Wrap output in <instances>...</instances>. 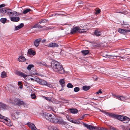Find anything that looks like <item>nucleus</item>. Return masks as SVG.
Masks as SVG:
<instances>
[{
  "instance_id": "obj_33",
  "label": "nucleus",
  "mask_w": 130,
  "mask_h": 130,
  "mask_svg": "<svg viewBox=\"0 0 130 130\" xmlns=\"http://www.w3.org/2000/svg\"><path fill=\"white\" fill-rule=\"evenodd\" d=\"M38 78L37 77H36L35 76V77H34V78H29V79H29V80L30 79H31L32 81H36L37 82V79H38Z\"/></svg>"
},
{
  "instance_id": "obj_15",
  "label": "nucleus",
  "mask_w": 130,
  "mask_h": 130,
  "mask_svg": "<svg viewBox=\"0 0 130 130\" xmlns=\"http://www.w3.org/2000/svg\"><path fill=\"white\" fill-rule=\"evenodd\" d=\"M13 22H17L19 21L20 18L18 17H11L10 19Z\"/></svg>"
},
{
  "instance_id": "obj_44",
  "label": "nucleus",
  "mask_w": 130,
  "mask_h": 130,
  "mask_svg": "<svg viewBox=\"0 0 130 130\" xmlns=\"http://www.w3.org/2000/svg\"><path fill=\"white\" fill-rule=\"evenodd\" d=\"M44 98L46 100H48L49 101H51V99L49 97H47L45 96H44Z\"/></svg>"
},
{
  "instance_id": "obj_25",
  "label": "nucleus",
  "mask_w": 130,
  "mask_h": 130,
  "mask_svg": "<svg viewBox=\"0 0 130 130\" xmlns=\"http://www.w3.org/2000/svg\"><path fill=\"white\" fill-rule=\"evenodd\" d=\"M90 87L89 86H83V90L84 91H86L90 89Z\"/></svg>"
},
{
  "instance_id": "obj_7",
  "label": "nucleus",
  "mask_w": 130,
  "mask_h": 130,
  "mask_svg": "<svg viewBox=\"0 0 130 130\" xmlns=\"http://www.w3.org/2000/svg\"><path fill=\"white\" fill-rule=\"evenodd\" d=\"M43 115L44 117H45L47 120L50 121L51 120V118H52V115L47 113L46 112H44L43 113Z\"/></svg>"
},
{
  "instance_id": "obj_4",
  "label": "nucleus",
  "mask_w": 130,
  "mask_h": 130,
  "mask_svg": "<svg viewBox=\"0 0 130 130\" xmlns=\"http://www.w3.org/2000/svg\"><path fill=\"white\" fill-rule=\"evenodd\" d=\"M50 121L51 122L62 124L64 123L63 120L61 119H58L56 118H51Z\"/></svg>"
},
{
  "instance_id": "obj_42",
  "label": "nucleus",
  "mask_w": 130,
  "mask_h": 130,
  "mask_svg": "<svg viewBox=\"0 0 130 130\" xmlns=\"http://www.w3.org/2000/svg\"><path fill=\"white\" fill-rule=\"evenodd\" d=\"M43 27L41 26L40 25H38V24H37V25H35L34 26L33 28H36V27H38V28H42Z\"/></svg>"
},
{
  "instance_id": "obj_55",
  "label": "nucleus",
  "mask_w": 130,
  "mask_h": 130,
  "mask_svg": "<svg viewBox=\"0 0 130 130\" xmlns=\"http://www.w3.org/2000/svg\"><path fill=\"white\" fill-rule=\"evenodd\" d=\"M46 41V40L45 39H43L42 41V42H45Z\"/></svg>"
},
{
  "instance_id": "obj_32",
  "label": "nucleus",
  "mask_w": 130,
  "mask_h": 130,
  "mask_svg": "<svg viewBox=\"0 0 130 130\" xmlns=\"http://www.w3.org/2000/svg\"><path fill=\"white\" fill-rule=\"evenodd\" d=\"M31 10L30 9H26L23 12V13L24 14H25L27 13L28 12L30 11Z\"/></svg>"
},
{
  "instance_id": "obj_35",
  "label": "nucleus",
  "mask_w": 130,
  "mask_h": 130,
  "mask_svg": "<svg viewBox=\"0 0 130 130\" xmlns=\"http://www.w3.org/2000/svg\"><path fill=\"white\" fill-rule=\"evenodd\" d=\"M67 87L68 88H72L73 87V86L71 84L69 83L67 85Z\"/></svg>"
},
{
  "instance_id": "obj_6",
  "label": "nucleus",
  "mask_w": 130,
  "mask_h": 130,
  "mask_svg": "<svg viewBox=\"0 0 130 130\" xmlns=\"http://www.w3.org/2000/svg\"><path fill=\"white\" fill-rule=\"evenodd\" d=\"M85 30V29H81L79 28V27H76L73 28L71 30V33L72 34H73L77 31L79 32L83 33L86 32V31L84 30Z\"/></svg>"
},
{
  "instance_id": "obj_58",
  "label": "nucleus",
  "mask_w": 130,
  "mask_h": 130,
  "mask_svg": "<svg viewBox=\"0 0 130 130\" xmlns=\"http://www.w3.org/2000/svg\"><path fill=\"white\" fill-rule=\"evenodd\" d=\"M42 63L41 62H40L39 63V64H42Z\"/></svg>"
},
{
  "instance_id": "obj_64",
  "label": "nucleus",
  "mask_w": 130,
  "mask_h": 130,
  "mask_svg": "<svg viewBox=\"0 0 130 130\" xmlns=\"http://www.w3.org/2000/svg\"><path fill=\"white\" fill-rule=\"evenodd\" d=\"M128 130H130V128H129V129Z\"/></svg>"
},
{
  "instance_id": "obj_2",
  "label": "nucleus",
  "mask_w": 130,
  "mask_h": 130,
  "mask_svg": "<svg viewBox=\"0 0 130 130\" xmlns=\"http://www.w3.org/2000/svg\"><path fill=\"white\" fill-rule=\"evenodd\" d=\"M0 121L6 123L7 125L11 126V122L10 120L7 118L2 115L0 114Z\"/></svg>"
},
{
  "instance_id": "obj_38",
  "label": "nucleus",
  "mask_w": 130,
  "mask_h": 130,
  "mask_svg": "<svg viewBox=\"0 0 130 130\" xmlns=\"http://www.w3.org/2000/svg\"><path fill=\"white\" fill-rule=\"evenodd\" d=\"M34 67V66L32 64H30L27 67V69L28 70H30L31 69V68L32 67Z\"/></svg>"
},
{
  "instance_id": "obj_51",
  "label": "nucleus",
  "mask_w": 130,
  "mask_h": 130,
  "mask_svg": "<svg viewBox=\"0 0 130 130\" xmlns=\"http://www.w3.org/2000/svg\"><path fill=\"white\" fill-rule=\"evenodd\" d=\"M51 130H59V129L56 128H55L51 129Z\"/></svg>"
},
{
  "instance_id": "obj_22",
  "label": "nucleus",
  "mask_w": 130,
  "mask_h": 130,
  "mask_svg": "<svg viewBox=\"0 0 130 130\" xmlns=\"http://www.w3.org/2000/svg\"><path fill=\"white\" fill-rule=\"evenodd\" d=\"M94 35L97 36H100L101 34V32L100 31H98V30H96L94 32Z\"/></svg>"
},
{
  "instance_id": "obj_53",
  "label": "nucleus",
  "mask_w": 130,
  "mask_h": 130,
  "mask_svg": "<svg viewBox=\"0 0 130 130\" xmlns=\"http://www.w3.org/2000/svg\"><path fill=\"white\" fill-rule=\"evenodd\" d=\"M22 83L21 82H19L18 83V85H21L22 84Z\"/></svg>"
},
{
  "instance_id": "obj_1",
  "label": "nucleus",
  "mask_w": 130,
  "mask_h": 130,
  "mask_svg": "<svg viewBox=\"0 0 130 130\" xmlns=\"http://www.w3.org/2000/svg\"><path fill=\"white\" fill-rule=\"evenodd\" d=\"M51 67L53 70L59 74H63L64 73V70L60 62L54 61L51 63Z\"/></svg>"
},
{
  "instance_id": "obj_43",
  "label": "nucleus",
  "mask_w": 130,
  "mask_h": 130,
  "mask_svg": "<svg viewBox=\"0 0 130 130\" xmlns=\"http://www.w3.org/2000/svg\"><path fill=\"white\" fill-rule=\"evenodd\" d=\"M103 57H106L107 58H110L111 56L109 55H104L103 56Z\"/></svg>"
},
{
  "instance_id": "obj_28",
  "label": "nucleus",
  "mask_w": 130,
  "mask_h": 130,
  "mask_svg": "<svg viewBox=\"0 0 130 130\" xmlns=\"http://www.w3.org/2000/svg\"><path fill=\"white\" fill-rule=\"evenodd\" d=\"M69 120L71 122H72L75 124H79L80 123V122L79 121L77 120Z\"/></svg>"
},
{
  "instance_id": "obj_29",
  "label": "nucleus",
  "mask_w": 130,
  "mask_h": 130,
  "mask_svg": "<svg viewBox=\"0 0 130 130\" xmlns=\"http://www.w3.org/2000/svg\"><path fill=\"white\" fill-rule=\"evenodd\" d=\"M0 106L2 108L4 109H5L7 107V106L6 105L1 103H0Z\"/></svg>"
},
{
  "instance_id": "obj_17",
  "label": "nucleus",
  "mask_w": 130,
  "mask_h": 130,
  "mask_svg": "<svg viewBox=\"0 0 130 130\" xmlns=\"http://www.w3.org/2000/svg\"><path fill=\"white\" fill-rule=\"evenodd\" d=\"M24 24L23 23H21L20 25H19L18 26H15V30H19L21 28H22L24 26Z\"/></svg>"
},
{
  "instance_id": "obj_14",
  "label": "nucleus",
  "mask_w": 130,
  "mask_h": 130,
  "mask_svg": "<svg viewBox=\"0 0 130 130\" xmlns=\"http://www.w3.org/2000/svg\"><path fill=\"white\" fill-rule=\"evenodd\" d=\"M125 116H124L116 115L115 119L122 121Z\"/></svg>"
},
{
  "instance_id": "obj_50",
  "label": "nucleus",
  "mask_w": 130,
  "mask_h": 130,
  "mask_svg": "<svg viewBox=\"0 0 130 130\" xmlns=\"http://www.w3.org/2000/svg\"><path fill=\"white\" fill-rule=\"evenodd\" d=\"M101 130H107L106 128H104L103 127L101 128Z\"/></svg>"
},
{
  "instance_id": "obj_61",
  "label": "nucleus",
  "mask_w": 130,
  "mask_h": 130,
  "mask_svg": "<svg viewBox=\"0 0 130 130\" xmlns=\"http://www.w3.org/2000/svg\"><path fill=\"white\" fill-rule=\"evenodd\" d=\"M79 119V120H82V119Z\"/></svg>"
},
{
  "instance_id": "obj_47",
  "label": "nucleus",
  "mask_w": 130,
  "mask_h": 130,
  "mask_svg": "<svg viewBox=\"0 0 130 130\" xmlns=\"http://www.w3.org/2000/svg\"><path fill=\"white\" fill-rule=\"evenodd\" d=\"M102 93V92L101 91V90H99L98 92H96V93L97 94H99V93L101 94Z\"/></svg>"
},
{
  "instance_id": "obj_59",
  "label": "nucleus",
  "mask_w": 130,
  "mask_h": 130,
  "mask_svg": "<svg viewBox=\"0 0 130 130\" xmlns=\"http://www.w3.org/2000/svg\"><path fill=\"white\" fill-rule=\"evenodd\" d=\"M85 117V116L83 115L82 116V117L83 118L84 117Z\"/></svg>"
},
{
  "instance_id": "obj_23",
  "label": "nucleus",
  "mask_w": 130,
  "mask_h": 130,
  "mask_svg": "<svg viewBox=\"0 0 130 130\" xmlns=\"http://www.w3.org/2000/svg\"><path fill=\"white\" fill-rule=\"evenodd\" d=\"M26 60L25 57L23 56H20L18 59V61L20 62H22L25 61Z\"/></svg>"
},
{
  "instance_id": "obj_18",
  "label": "nucleus",
  "mask_w": 130,
  "mask_h": 130,
  "mask_svg": "<svg viewBox=\"0 0 130 130\" xmlns=\"http://www.w3.org/2000/svg\"><path fill=\"white\" fill-rule=\"evenodd\" d=\"M41 41L40 39H36L34 42V45L36 47H37L39 45L40 42Z\"/></svg>"
},
{
  "instance_id": "obj_16",
  "label": "nucleus",
  "mask_w": 130,
  "mask_h": 130,
  "mask_svg": "<svg viewBox=\"0 0 130 130\" xmlns=\"http://www.w3.org/2000/svg\"><path fill=\"white\" fill-rule=\"evenodd\" d=\"M48 47H58L59 46V45L56 43H50L48 45Z\"/></svg>"
},
{
  "instance_id": "obj_63",
  "label": "nucleus",
  "mask_w": 130,
  "mask_h": 130,
  "mask_svg": "<svg viewBox=\"0 0 130 130\" xmlns=\"http://www.w3.org/2000/svg\"><path fill=\"white\" fill-rule=\"evenodd\" d=\"M113 130H115V129H113Z\"/></svg>"
},
{
  "instance_id": "obj_34",
  "label": "nucleus",
  "mask_w": 130,
  "mask_h": 130,
  "mask_svg": "<svg viewBox=\"0 0 130 130\" xmlns=\"http://www.w3.org/2000/svg\"><path fill=\"white\" fill-rule=\"evenodd\" d=\"M7 20V19L5 18H2L0 20L3 23H4Z\"/></svg>"
},
{
  "instance_id": "obj_37",
  "label": "nucleus",
  "mask_w": 130,
  "mask_h": 130,
  "mask_svg": "<svg viewBox=\"0 0 130 130\" xmlns=\"http://www.w3.org/2000/svg\"><path fill=\"white\" fill-rule=\"evenodd\" d=\"M80 90L79 88L78 87H76L74 89V91L75 92H77L79 91Z\"/></svg>"
},
{
  "instance_id": "obj_10",
  "label": "nucleus",
  "mask_w": 130,
  "mask_h": 130,
  "mask_svg": "<svg viewBox=\"0 0 130 130\" xmlns=\"http://www.w3.org/2000/svg\"><path fill=\"white\" fill-rule=\"evenodd\" d=\"M112 95L114 96L115 98L119 100L122 101H124L125 100V98L124 97L119 96L118 95H116L114 94H112Z\"/></svg>"
},
{
  "instance_id": "obj_49",
  "label": "nucleus",
  "mask_w": 130,
  "mask_h": 130,
  "mask_svg": "<svg viewBox=\"0 0 130 130\" xmlns=\"http://www.w3.org/2000/svg\"><path fill=\"white\" fill-rule=\"evenodd\" d=\"M41 65L43 66H47V64L44 62L42 63Z\"/></svg>"
},
{
  "instance_id": "obj_24",
  "label": "nucleus",
  "mask_w": 130,
  "mask_h": 130,
  "mask_svg": "<svg viewBox=\"0 0 130 130\" xmlns=\"http://www.w3.org/2000/svg\"><path fill=\"white\" fill-rule=\"evenodd\" d=\"M95 12V14L96 15L99 14L101 12V9L98 8H96L94 10Z\"/></svg>"
},
{
  "instance_id": "obj_56",
  "label": "nucleus",
  "mask_w": 130,
  "mask_h": 130,
  "mask_svg": "<svg viewBox=\"0 0 130 130\" xmlns=\"http://www.w3.org/2000/svg\"><path fill=\"white\" fill-rule=\"evenodd\" d=\"M63 89H63V87H62V88L60 90H59V91H61L63 90Z\"/></svg>"
},
{
  "instance_id": "obj_52",
  "label": "nucleus",
  "mask_w": 130,
  "mask_h": 130,
  "mask_svg": "<svg viewBox=\"0 0 130 130\" xmlns=\"http://www.w3.org/2000/svg\"><path fill=\"white\" fill-rule=\"evenodd\" d=\"M12 119H13V120H14L15 118V117L14 116V115H12Z\"/></svg>"
},
{
  "instance_id": "obj_46",
  "label": "nucleus",
  "mask_w": 130,
  "mask_h": 130,
  "mask_svg": "<svg viewBox=\"0 0 130 130\" xmlns=\"http://www.w3.org/2000/svg\"><path fill=\"white\" fill-rule=\"evenodd\" d=\"M62 14H59L58 13H56L55 14H53V16H54L55 15H62Z\"/></svg>"
},
{
  "instance_id": "obj_40",
  "label": "nucleus",
  "mask_w": 130,
  "mask_h": 130,
  "mask_svg": "<svg viewBox=\"0 0 130 130\" xmlns=\"http://www.w3.org/2000/svg\"><path fill=\"white\" fill-rule=\"evenodd\" d=\"M123 26L124 28H128L129 27V25L128 24H123Z\"/></svg>"
},
{
  "instance_id": "obj_31",
  "label": "nucleus",
  "mask_w": 130,
  "mask_h": 130,
  "mask_svg": "<svg viewBox=\"0 0 130 130\" xmlns=\"http://www.w3.org/2000/svg\"><path fill=\"white\" fill-rule=\"evenodd\" d=\"M1 76L2 78L5 77L6 76V72H2Z\"/></svg>"
},
{
  "instance_id": "obj_21",
  "label": "nucleus",
  "mask_w": 130,
  "mask_h": 130,
  "mask_svg": "<svg viewBox=\"0 0 130 130\" xmlns=\"http://www.w3.org/2000/svg\"><path fill=\"white\" fill-rule=\"evenodd\" d=\"M70 112L72 113L75 114L77 113L78 110L74 108L70 109Z\"/></svg>"
},
{
  "instance_id": "obj_9",
  "label": "nucleus",
  "mask_w": 130,
  "mask_h": 130,
  "mask_svg": "<svg viewBox=\"0 0 130 130\" xmlns=\"http://www.w3.org/2000/svg\"><path fill=\"white\" fill-rule=\"evenodd\" d=\"M118 31L121 34H125L126 33L130 32V29H123L119 28Z\"/></svg>"
},
{
  "instance_id": "obj_26",
  "label": "nucleus",
  "mask_w": 130,
  "mask_h": 130,
  "mask_svg": "<svg viewBox=\"0 0 130 130\" xmlns=\"http://www.w3.org/2000/svg\"><path fill=\"white\" fill-rule=\"evenodd\" d=\"M64 79H61L59 81V82L61 85L62 87H64L65 86V82L64 81Z\"/></svg>"
},
{
  "instance_id": "obj_60",
  "label": "nucleus",
  "mask_w": 130,
  "mask_h": 130,
  "mask_svg": "<svg viewBox=\"0 0 130 130\" xmlns=\"http://www.w3.org/2000/svg\"><path fill=\"white\" fill-rule=\"evenodd\" d=\"M92 99L93 100H96V99H94L93 98V99Z\"/></svg>"
},
{
  "instance_id": "obj_45",
  "label": "nucleus",
  "mask_w": 130,
  "mask_h": 130,
  "mask_svg": "<svg viewBox=\"0 0 130 130\" xmlns=\"http://www.w3.org/2000/svg\"><path fill=\"white\" fill-rule=\"evenodd\" d=\"M45 86H47L51 88H52V85L51 84H48L47 83V84Z\"/></svg>"
},
{
  "instance_id": "obj_8",
  "label": "nucleus",
  "mask_w": 130,
  "mask_h": 130,
  "mask_svg": "<svg viewBox=\"0 0 130 130\" xmlns=\"http://www.w3.org/2000/svg\"><path fill=\"white\" fill-rule=\"evenodd\" d=\"M37 82L43 86H45L47 84V82L43 79H41L38 78L37 79Z\"/></svg>"
},
{
  "instance_id": "obj_54",
  "label": "nucleus",
  "mask_w": 130,
  "mask_h": 130,
  "mask_svg": "<svg viewBox=\"0 0 130 130\" xmlns=\"http://www.w3.org/2000/svg\"><path fill=\"white\" fill-rule=\"evenodd\" d=\"M23 87V85H21L19 87V88L20 89H22Z\"/></svg>"
},
{
  "instance_id": "obj_48",
  "label": "nucleus",
  "mask_w": 130,
  "mask_h": 130,
  "mask_svg": "<svg viewBox=\"0 0 130 130\" xmlns=\"http://www.w3.org/2000/svg\"><path fill=\"white\" fill-rule=\"evenodd\" d=\"M5 5L4 4H2L0 5V8H1L2 7H4Z\"/></svg>"
},
{
  "instance_id": "obj_13",
  "label": "nucleus",
  "mask_w": 130,
  "mask_h": 130,
  "mask_svg": "<svg viewBox=\"0 0 130 130\" xmlns=\"http://www.w3.org/2000/svg\"><path fill=\"white\" fill-rule=\"evenodd\" d=\"M27 124L31 129L32 130H38V129L34 124L29 122L27 123Z\"/></svg>"
},
{
  "instance_id": "obj_30",
  "label": "nucleus",
  "mask_w": 130,
  "mask_h": 130,
  "mask_svg": "<svg viewBox=\"0 0 130 130\" xmlns=\"http://www.w3.org/2000/svg\"><path fill=\"white\" fill-rule=\"evenodd\" d=\"M7 10H5L4 9L1 8L0 9V12L2 13H7Z\"/></svg>"
},
{
  "instance_id": "obj_20",
  "label": "nucleus",
  "mask_w": 130,
  "mask_h": 130,
  "mask_svg": "<svg viewBox=\"0 0 130 130\" xmlns=\"http://www.w3.org/2000/svg\"><path fill=\"white\" fill-rule=\"evenodd\" d=\"M130 121V119L128 117L125 116L123 120V122L124 123H127Z\"/></svg>"
},
{
  "instance_id": "obj_39",
  "label": "nucleus",
  "mask_w": 130,
  "mask_h": 130,
  "mask_svg": "<svg viewBox=\"0 0 130 130\" xmlns=\"http://www.w3.org/2000/svg\"><path fill=\"white\" fill-rule=\"evenodd\" d=\"M47 20H46L45 19H43L41 20V21H40L39 22V23H45L47 22Z\"/></svg>"
},
{
  "instance_id": "obj_11",
  "label": "nucleus",
  "mask_w": 130,
  "mask_h": 130,
  "mask_svg": "<svg viewBox=\"0 0 130 130\" xmlns=\"http://www.w3.org/2000/svg\"><path fill=\"white\" fill-rule=\"evenodd\" d=\"M16 74L19 76L25 78L27 76H29V75H26L24 73L20 71H17L16 72Z\"/></svg>"
},
{
  "instance_id": "obj_5",
  "label": "nucleus",
  "mask_w": 130,
  "mask_h": 130,
  "mask_svg": "<svg viewBox=\"0 0 130 130\" xmlns=\"http://www.w3.org/2000/svg\"><path fill=\"white\" fill-rule=\"evenodd\" d=\"M7 14L9 15L10 19L11 17H16L18 15L17 12L10 9H7Z\"/></svg>"
},
{
  "instance_id": "obj_19",
  "label": "nucleus",
  "mask_w": 130,
  "mask_h": 130,
  "mask_svg": "<svg viewBox=\"0 0 130 130\" xmlns=\"http://www.w3.org/2000/svg\"><path fill=\"white\" fill-rule=\"evenodd\" d=\"M81 53L84 56H86L89 53L88 50H83L81 51Z\"/></svg>"
},
{
  "instance_id": "obj_62",
  "label": "nucleus",
  "mask_w": 130,
  "mask_h": 130,
  "mask_svg": "<svg viewBox=\"0 0 130 130\" xmlns=\"http://www.w3.org/2000/svg\"><path fill=\"white\" fill-rule=\"evenodd\" d=\"M84 115L85 116V115H86V114H85Z\"/></svg>"
},
{
  "instance_id": "obj_12",
  "label": "nucleus",
  "mask_w": 130,
  "mask_h": 130,
  "mask_svg": "<svg viewBox=\"0 0 130 130\" xmlns=\"http://www.w3.org/2000/svg\"><path fill=\"white\" fill-rule=\"evenodd\" d=\"M101 111L103 113H105L107 116H109V117H111L112 118H116V115L113 113H109L108 112H106L103 111Z\"/></svg>"
},
{
  "instance_id": "obj_36",
  "label": "nucleus",
  "mask_w": 130,
  "mask_h": 130,
  "mask_svg": "<svg viewBox=\"0 0 130 130\" xmlns=\"http://www.w3.org/2000/svg\"><path fill=\"white\" fill-rule=\"evenodd\" d=\"M30 96L31 97V98L32 99H36V96L35 95V94H31Z\"/></svg>"
},
{
  "instance_id": "obj_57",
  "label": "nucleus",
  "mask_w": 130,
  "mask_h": 130,
  "mask_svg": "<svg viewBox=\"0 0 130 130\" xmlns=\"http://www.w3.org/2000/svg\"><path fill=\"white\" fill-rule=\"evenodd\" d=\"M35 74L36 75H39V73H35Z\"/></svg>"
},
{
  "instance_id": "obj_27",
  "label": "nucleus",
  "mask_w": 130,
  "mask_h": 130,
  "mask_svg": "<svg viewBox=\"0 0 130 130\" xmlns=\"http://www.w3.org/2000/svg\"><path fill=\"white\" fill-rule=\"evenodd\" d=\"M28 52L29 54L33 55H34L36 54V53L34 51L30 49L29 50Z\"/></svg>"
},
{
  "instance_id": "obj_3",
  "label": "nucleus",
  "mask_w": 130,
  "mask_h": 130,
  "mask_svg": "<svg viewBox=\"0 0 130 130\" xmlns=\"http://www.w3.org/2000/svg\"><path fill=\"white\" fill-rule=\"evenodd\" d=\"M83 124L84 126L87 128L89 130H101V128L98 127L96 126H94L88 124L83 122Z\"/></svg>"
},
{
  "instance_id": "obj_41",
  "label": "nucleus",
  "mask_w": 130,
  "mask_h": 130,
  "mask_svg": "<svg viewBox=\"0 0 130 130\" xmlns=\"http://www.w3.org/2000/svg\"><path fill=\"white\" fill-rule=\"evenodd\" d=\"M18 104L19 105H23L24 104V102L23 101H19L18 102Z\"/></svg>"
}]
</instances>
